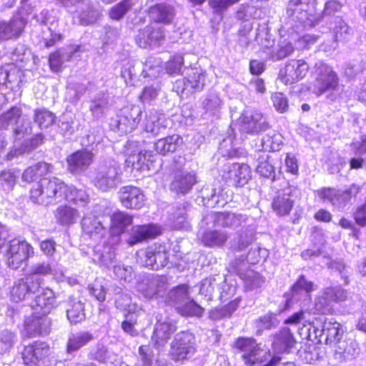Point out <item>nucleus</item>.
I'll return each instance as SVG.
<instances>
[{"instance_id": "f257e3e1", "label": "nucleus", "mask_w": 366, "mask_h": 366, "mask_svg": "<svg viewBox=\"0 0 366 366\" xmlns=\"http://www.w3.org/2000/svg\"><path fill=\"white\" fill-rule=\"evenodd\" d=\"M51 164L44 162H38L26 167L22 173V181L27 184H34L29 190V199L34 204L44 205L45 186L49 182H56L57 178H46V176L51 172Z\"/></svg>"}, {"instance_id": "f03ea898", "label": "nucleus", "mask_w": 366, "mask_h": 366, "mask_svg": "<svg viewBox=\"0 0 366 366\" xmlns=\"http://www.w3.org/2000/svg\"><path fill=\"white\" fill-rule=\"evenodd\" d=\"M44 206H48L59 201H66L74 205L85 206L89 202V195L81 189L74 185H69L60 179L56 182H49L45 186Z\"/></svg>"}, {"instance_id": "7ed1b4c3", "label": "nucleus", "mask_w": 366, "mask_h": 366, "mask_svg": "<svg viewBox=\"0 0 366 366\" xmlns=\"http://www.w3.org/2000/svg\"><path fill=\"white\" fill-rule=\"evenodd\" d=\"M34 255V247L26 239L17 238L9 240L3 252L5 264L12 270L26 266L29 259Z\"/></svg>"}, {"instance_id": "20e7f679", "label": "nucleus", "mask_w": 366, "mask_h": 366, "mask_svg": "<svg viewBox=\"0 0 366 366\" xmlns=\"http://www.w3.org/2000/svg\"><path fill=\"white\" fill-rule=\"evenodd\" d=\"M231 347L241 353V358L245 365L254 366L262 362L259 357L262 348L260 344L253 337L239 336L234 340Z\"/></svg>"}, {"instance_id": "39448f33", "label": "nucleus", "mask_w": 366, "mask_h": 366, "mask_svg": "<svg viewBox=\"0 0 366 366\" xmlns=\"http://www.w3.org/2000/svg\"><path fill=\"white\" fill-rule=\"evenodd\" d=\"M51 325L48 316L32 311L31 315L24 317L20 334L24 339L41 337L49 333Z\"/></svg>"}, {"instance_id": "423d86ee", "label": "nucleus", "mask_w": 366, "mask_h": 366, "mask_svg": "<svg viewBox=\"0 0 366 366\" xmlns=\"http://www.w3.org/2000/svg\"><path fill=\"white\" fill-rule=\"evenodd\" d=\"M169 249L165 244H155L147 247L139 256L138 261L144 267L159 270L169 263Z\"/></svg>"}, {"instance_id": "0eeeda50", "label": "nucleus", "mask_w": 366, "mask_h": 366, "mask_svg": "<svg viewBox=\"0 0 366 366\" xmlns=\"http://www.w3.org/2000/svg\"><path fill=\"white\" fill-rule=\"evenodd\" d=\"M49 353L50 346L48 342L37 340L23 346L21 357L26 366H39L49 357Z\"/></svg>"}, {"instance_id": "6e6552de", "label": "nucleus", "mask_w": 366, "mask_h": 366, "mask_svg": "<svg viewBox=\"0 0 366 366\" xmlns=\"http://www.w3.org/2000/svg\"><path fill=\"white\" fill-rule=\"evenodd\" d=\"M309 66L303 59H292L287 61L278 73V79L284 85H292L304 79Z\"/></svg>"}, {"instance_id": "1a4fd4ad", "label": "nucleus", "mask_w": 366, "mask_h": 366, "mask_svg": "<svg viewBox=\"0 0 366 366\" xmlns=\"http://www.w3.org/2000/svg\"><path fill=\"white\" fill-rule=\"evenodd\" d=\"M117 195L119 202L126 209L137 210L142 209L145 204V195L137 186H122L119 188Z\"/></svg>"}, {"instance_id": "9d476101", "label": "nucleus", "mask_w": 366, "mask_h": 366, "mask_svg": "<svg viewBox=\"0 0 366 366\" xmlns=\"http://www.w3.org/2000/svg\"><path fill=\"white\" fill-rule=\"evenodd\" d=\"M162 234L161 226L154 223L137 224L132 227L127 239L129 246L146 242L159 237Z\"/></svg>"}, {"instance_id": "9b49d317", "label": "nucleus", "mask_w": 366, "mask_h": 366, "mask_svg": "<svg viewBox=\"0 0 366 366\" xmlns=\"http://www.w3.org/2000/svg\"><path fill=\"white\" fill-rule=\"evenodd\" d=\"M42 284L43 280L39 277L19 279L10 290L11 300L16 303L24 300L29 295L38 291Z\"/></svg>"}, {"instance_id": "f8f14e48", "label": "nucleus", "mask_w": 366, "mask_h": 366, "mask_svg": "<svg viewBox=\"0 0 366 366\" xmlns=\"http://www.w3.org/2000/svg\"><path fill=\"white\" fill-rule=\"evenodd\" d=\"M295 189L288 186L282 190H279L272 198L271 207L278 217L289 215L294 207Z\"/></svg>"}, {"instance_id": "ddd939ff", "label": "nucleus", "mask_w": 366, "mask_h": 366, "mask_svg": "<svg viewBox=\"0 0 366 366\" xmlns=\"http://www.w3.org/2000/svg\"><path fill=\"white\" fill-rule=\"evenodd\" d=\"M165 38V32L162 26L149 24L139 31L135 41L139 47L146 49L152 46H160Z\"/></svg>"}, {"instance_id": "4468645a", "label": "nucleus", "mask_w": 366, "mask_h": 366, "mask_svg": "<svg viewBox=\"0 0 366 366\" xmlns=\"http://www.w3.org/2000/svg\"><path fill=\"white\" fill-rule=\"evenodd\" d=\"M94 153L86 149L76 150L66 158L67 169L71 174H76L88 169L94 160Z\"/></svg>"}, {"instance_id": "2eb2a0df", "label": "nucleus", "mask_w": 366, "mask_h": 366, "mask_svg": "<svg viewBox=\"0 0 366 366\" xmlns=\"http://www.w3.org/2000/svg\"><path fill=\"white\" fill-rule=\"evenodd\" d=\"M56 296L54 292L46 287L42 289L40 293L37 294L31 303L32 311L36 313L48 315L57 306Z\"/></svg>"}, {"instance_id": "dca6fc26", "label": "nucleus", "mask_w": 366, "mask_h": 366, "mask_svg": "<svg viewBox=\"0 0 366 366\" xmlns=\"http://www.w3.org/2000/svg\"><path fill=\"white\" fill-rule=\"evenodd\" d=\"M177 330L176 321L170 320L168 318L159 319L155 323L152 334V340L157 347L164 346Z\"/></svg>"}, {"instance_id": "f3484780", "label": "nucleus", "mask_w": 366, "mask_h": 366, "mask_svg": "<svg viewBox=\"0 0 366 366\" xmlns=\"http://www.w3.org/2000/svg\"><path fill=\"white\" fill-rule=\"evenodd\" d=\"M155 157L152 151L142 150L130 154L126 159L127 167L137 172H146L152 169L155 165Z\"/></svg>"}, {"instance_id": "a211bd4d", "label": "nucleus", "mask_w": 366, "mask_h": 366, "mask_svg": "<svg viewBox=\"0 0 366 366\" xmlns=\"http://www.w3.org/2000/svg\"><path fill=\"white\" fill-rule=\"evenodd\" d=\"M251 178V168L247 164H232L227 169L224 170L222 179L233 182L235 187L246 184Z\"/></svg>"}, {"instance_id": "6ab92c4d", "label": "nucleus", "mask_w": 366, "mask_h": 366, "mask_svg": "<svg viewBox=\"0 0 366 366\" xmlns=\"http://www.w3.org/2000/svg\"><path fill=\"white\" fill-rule=\"evenodd\" d=\"M316 4V0H290L287 14L298 21H305L312 16Z\"/></svg>"}, {"instance_id": "aec40b11", "label": "nucleus", "mask_w": 366, "mask_h": 366, "mask_svg": "<svg viewBox=\"0 0 366 366\" xmlns=\"http://www.w3.org/2000/svg\"><path fill=\"white\" fill-rule=\"evenodd\" d=\"M228 239L229 234L217 229H206L197 238L200 244L209 248H222Z\"/></svg>"}, {"instance_id": "412c9836", "label": "nucleus", "mask_w": 366, "mask_h": 366, "mask_svg": "<svg viewBox=\"0 0 366 366\" xmlns=\"http://www.w3.org/2000/svg\"><path fill=\"white\" fill-rule=\"evenodd\" d=\"M147 13L152 22L162 24H170L174 16L173 6L163 2L149 6Z\"/></svg>"}, {"instance_id": "4be33fe9", "label": "nucleus", "mask_w": 366, "mask_h": 366, "mask_svg": "<svg viewBox=\"0 0 366 366\" xmlns=\"http://www.w3.org/2000/svg\"><path fill=\"white\" fill-rule=\"evenodd\" d=\"M344 335L343 328L335 318H325L322 324V336H325L326 345H337Z\"/></svg>"}, {"instance_id": "5701e85b", "label": "nucleus", "mask_w": 366, "mask_h": 366, "mask_svg": "<svg viewBox=\"0 0 366 366\" xmlns=\"http://www.w3.org/2000/svg\"><path fill=\"white\" fill-rule=\"evenodd\" d=\"M26 21L21 17L11 19L9 21H0V40L16 39L24 32Z\"/></svg>"}, {"instance_id": "b1692460", "label": "nucleus", "mask_w": 366, "mask_h": 366, "mask_svg": "<svg viewBox=\"0 0 366 366\" xmlns=\"http://www.w3.org/2000/svg\"><path fill=\"white\" fill-rule=\"evenodd\" d=\"M134 216L121 210H117L110 215L109 231L112 237H120L132 225Z\"/></svg>"}, {"instance_id": "393cba45", "label": "nucleus", "mask_w": 366, "mask_h": 366, "mask_svg": "<svg viewBox=\"0 0 366 366\" xmlns=\"http://www.w3.org/2000/svg\"><path fill=\"white\" fill-rule=\"evenodd\" d=\"M273 339L272 347L282 353L290 352L297 343L294 334L287 327L281 328L274 334Z\"/></svg>"}, {"instance_id": "a878e982", "label": "nucleus", "mask_w": 366, "mask_h": 366, "mask_svg": "<svg viewBox=\"0 0 366 366\" xmlns=\"http://www.w3.org/2000/svg\"><path fill=\"white\" fill-rule=\"evenodd\" d=\"M197 183L195 172H179L174 175L171 187L177 193L185 194L189 192Z\"/></svg>"}, {"instance_id": "bb28decb", "label": "nucleus", "mask_w": 366, "mask_h": 366, "mask_svg": "<svg viewBox=\"0 0 366 366\" xmlns=\"http://www.w3.org/2000/svg\"><path fill=\"white\" fill-rule=\"evenodd\" d=\"M182 144V137L178 134H172L157 139L154 148L157 154L165 156L176 152Z\"/></svg>"}, {"instance_id": "cd10ccee", "label": "nucleus", "mask_w": 366, "mask_h": 366, "mask_svg": "<svg viewBox=\"0 0 366 366\" xmlns=\"http://www.w3.org/2000/svg\"><path fill=\"white\" fill-rule=\"evenodd\" d=\"M79 214L77 209L67 204L59 206L54 212L57 223L61 226L67 227L76 222Z\"/></svg>"}, {"instance_id": "c85d7f7f", "label": "nucleus", "mask_w": 366, "mask_h": 366, "mask_svg": "<svg viewBox=\"0 0 366 366\" xmlns=\"http://www.w3.org/2000/svg\"><path fill=\"white\" fill-rule=\"evenodd\" d=\"M93 339L92 333L89 331L72 334L68 339L66 351L69 354L76 352L86 345Z\"/></svg>"}, {"instance_id": "c756f323", "label": "nucleus", "mask_w": 366, "mask_h": 366, "mask_svg": "<svg viewBox=\"0 0 366 366\" xmlns=\"http://www.w3.org/2000/svg\"><path fill=\"white\" fill-rule=\"evenodd\" d=\"M84 234L89 238H97L103 236L105 227L96 217H84L81 221Z\"/></svg>"}, {"instance_id": "7c9ffc66", "label": "nucleus", "mask_w": 366, "mask_h": 366, "mask_svg": "<svg viewBox=\"0 0 366 366\" xmlns=\"http://www.w3.org/2000/svg\"><path fill=\"white\" fill-rule=\"evenodd\" d=\"M240 301L241 299L239 297L236 298L229 301L227 305L222 307L212 309L209 311V317L212 320L231 317L233 312L238 308Z\"/></svg>"}, {"instance_id": "2f4dec72", "label": "nucleus", "mask_w": 366, "mask_h": 366, "mask_svg": "<svg viewBox=\"0 0 366 366\" xmlns=\"http://www.w3.org/2000/svg\"><path fill=\"white\" fill-rule=\"evenodd\" d=\"M177 312L183 317H202L204 313V309L197 304L194 300H189L182 305H176Z\"/></svg>"}, {"instance_id": "473e14b6", "label": "nucleus", "mask_w": 366, "mask_h": 366, "mask_svg": "<svg viewBox=\"0 0 366 366\" xmlns=\"http://www.w3.org/2000/svg\"><path fill=\"white\" fill-rule=\"evenodd\" d=\"M295 51L292 44L286 40L280 41L276 46H274L269 54V59L274 61L282 60Z\"/></svg>"}, {"instance_id": "72a5a7b5", "label": "nucleus", "mask_w": 366, "mask_h": 366, "mask_svg": "<svg viewBox=\"0 0 366 366\" xmlns=\"http://www.w3.org/2000/svg\"><path fill=\"white\" fill-rule=\"evenodd\" d=\"M257 172L262 177L271 178L274 177L275 169L272 165L268 154L262 153L259 155Z\"/></svg>"}, {"instance_id": "f704fd0d", "label": "nucleus", "mask_w": 366, "mask_h": 366, "mask_svg": "<svg viewBox=\"0 0 366 366\" xmlns=\"http://www.w3.org/2000/svg\"><path fill=\"white\" fill-rule=\"evenodd\" d=\"M339 84L337 74L329 67L322 69V93L336 89Z\"/></svg>"}, {"instance_id": "c9c22d12", "label": "nucleus", "mask_w": 366, "mask_h": 366, "mask_svg": "<svg viewBox=\"0 0 366 366\" xmlns=\"http://www.w3.org/2000/svg\"><path fill=\"white\" fill-rule=\"evenodd\" d=\"M139 312L137 311L128 310L124 315V320L122 322L121 327L122 330L131 335L132 337L137 336L138 331L135 326L138 324Z\"/></svg>"}, {"instance_id": "e433bc0d", "label": "nucleus", "mask_w": 366, "mask_h": 366, "mask_svg": "<svg viewBox=\"0 0 366 366\" xmlns=\"http://www.w3.org/2000/svg\"><path fill=\"white\" fill-rule=\"evenodd\" d=\"M314 290L315 285L312 282L307 280L304 274L300 275L290 288L292 296L299 295L303 292L309 295Z\"/></svg>"}, {"instance_id": "4c0bfd02", "label": "nucleus", "mask_w": 366, "mask_h": 366, "mask_svg": "<svg viewBox=\"0 0 366 366\" xmlns=\"http://www.w3.org/2000/svg\"><path fill=\"white\" fill-rule=\"evenodd\" d=\"M34 122L41 128H48L55 122V115L45 108H39L34 110Z\"/></svg>"}, {"instance_id": "58836bf2", "label": "nucleus", "mask_w": 366, "mask_h": 366, "mask_svg": "<svg viewBox=\"0 0 366 366\" xmlns=\"http://www.w3.org/2000/svg\"><path fill=\"white\" fill-rule=\"evenodd\" d=\"M67 318L71 324H77L85 318L84 306L80 301L72 302L66 310Z\"/></svg>"}, {"instance_id": "ea45409f", "label": "nucleus", "mask_w": 366, "mask_h": 366, "mask_svg": "<svg viewBox=\"0 0 366 366\" xmlns=\"http://www.w3.org/2000/svg\"><path fill=\"white\" fill-rule=\"evenodd\" d=\"M132 0H122L109 9V17L112 20L119 21L132 9Z\"/></svg>"}, {"instance_id": "a19ab883", "label": "nucleus", "mask_w": 366, "mask_h": 366, "mask_svg": "<svg viewBox=\"0 0 366 366\" xmlns=\"http://www.w3.org/2000/svg\"><path fill=\"white\" fill-rule=\"evenodd\" d=\"M325 304L330 305L332 303L342 302L346 300L344 290L340 287H329L324 292Z\"/></svg>"}, {"instance_id": "79ce46f5", "label": "nucleus", "mask_w": 366, "mask_h": 366, "mask_svg": "<svg viewBox=\"0 0 366 366\" xmlns=\"http://www.w3.org/2000/svg\"><path fill=\"white\" fill-rule=\"evenodd\" d=\"M261 113H254L248 118H245L243 121L244 129L248 134H254L259 132L261 129V124L259 123L262 118Z\"/></svg>"}, {"instance_id": "37998d69", "label": "nucleus", "mask_w": 366, "mask_h": 366, "mask_svg": "<svg viewBox=\"0 0 366 366\" xmlns=\"http://www.w3.org/2000/svg\"><path fill=\"white\" fill-rule=\"evenodd\" d=\"M238 217L235 214L230 212H216L214 215V223L222 227H232Z\"/></svg>"}, {"instance_id": "c03bdc74", "label": "nucleus", "mask_w": 366, "mask_h": 366, "mask_svg": "<svg viewBox=\"0 0 366 366\" xmlns=\"http://www.w3.org/2000/svg\"><path fill=\"white\" fill-rule=\"evenodd\" d=\"M271 100L274 109L281 114L289 110V101L287 97L282 92H276L272 94Z\"/></svg>"}, {"instance_id": "a18cd8bd", "label": "nucleus", "mask_w": 366, "mask_h": 366, "mask_svg": "<svg viewBox=\"0 0 366 366\" xmlns=\"http://www.w3.org/2000/svg\"><path fill=\"white\" fill-rule=\"evenodd\" d=\"M94 184L99 189L106 192L114 186V179L108 172H99L94 179Z\"/></svg>"}, {"instance_id": "49530a36", "label": "nucleus", "mask_w": 366, "mask_h": 366, "mask_svg": "<svg viewBox=\"0 0 366 366\" xmlns=\"http://www.w3.org/2000/svg\"><path fill=\"white\" fill-rule=\"evenodd\" d=\"M172 297L174 304L177 305L182 301L189 299V287L187 284H180L172 290Z\"/></svg>"}, {"instance_id": "de8ad7c7", "label": "nucleus", "mask_w": 366, "mask_h": 366, "mask_svg": "<svg viewBox=\"0 0 366 366\" xmlns=\"http://www.w3.org/2000/svg\"><path fill=\"white\" fill-rule=\"evenodd\" d=\"M53 269L50 263L43 262L34 264L31 267L30 273L26 277H34V276H47L52 274Z\"/></svg>"}, {"instance_id": "09e8293b", "label": "nucleus", "mask_w": 366, "mask_h": 366, "mask_svg": "<svg viewBox=\"0 0 366 366\" xmlns=\"http://www.w3.org/2000/svg\"><path fill=\"white\" fill-rule=\"evenodd\" d=\"M88 290L89 294L98 301L102 302L105 300L107 290L101 281L96 280L89 285Z\"/></svg>"}, {"instance_id": "8fccbe9b", "label": "nucleus", "mask_w": 366, "mask_h": 366, "mask_svg": "<svg viewBox=\"0 0 366 366\" xmlns=\"http://www.w3.org/2000/svg\"><path fill=\"white\" fill-rule=\"evenodd\" d=\"M184 65V58L180 54L174 55L167 61L166 70L170 75L178 74Z\"/></svg>"}, {"instance_id": "3c124183", "label": "nucleus", "mask_w": 366, "mask_h": 366, "mask_svg": "<svg viewBox=\"0 0 366 366\" xmlns=\"http://www.w3.org/2000/svg\"><path fill=\"white\" fill-rule=\"evenodd\" d=\"M362 187L358 184L353 183L348 188L340 191L342 204H346L351 201L352 198H356L361 192Z\"/></svg>"}, {"instance_id": "603ef678", "label": "nucleus", "mask_w": 366, "mask_h": 366, "mask_svg": "<svg viewBox=\"0 0 366 366\" xmlns=\"http://www.w3.org/2000/svg\"><path fill=\"white\" fill-rule=\"evenodd\" d=\"M48 61L50 69L55 73L59 72L62 70L63 61L61 54L59 49L50 53L48 57Z\"/></svg>"}, {"instance_id": "864d4df0", "label": "nucleus", "mask_w": 366, "mask_h": 366, "mask_svg": "<svg viewBox=\"0 0 366 366\" xmlns=\"http://www.w3.org/2000/svg\"><path fill=\"white\" fill-rule=\"evenodd\" d=\"M322 199L324 201H327L332 204H342L340 191L336 190L333 188L325 187L322 189Z\"/></svg>"}, {"instance_id": "5fc2aeb1", "label": "nucleus", "mask_w": 366, "mask_h": 366, "mask_svg": "<svg viewBox=\"0 0 366 366\" xmlns=\"http://www.w3.org/2000/svg\"><path fill=\"white\" fill-rule=\"evenodd\" d=\"M136 124V118L132 117L130 112H129L124 113L119 117V119L117 121L114 128L117 129H120L121 126L124 125L125 129H134Z\"/></svg>"}, {"instance_id": "6e6d98bb", "label": "nucleus", "mask_w": 366, "mask_h": 366, "mask_svg": "<svg viewBox=\"0 0 366 366\" xmlns=\"http://www.w3.org/2000/svg\"><path fill=\"white\" fill-rule=\"evenodd\" d=\"M138 350L143 366H151L154 355L150 345H142L139 347Z\"/></svg>"}, {"instance_id": "4d7b16f0", "label": "nucleus", "mask_w": 366, "mask_h": 366, "mask_svg": "<svg viewBox=\"0 0 366 366\" xmlns=\"http://www.w3.org/2000/svg\"><path fill=\"white\" fill-rule=\"evenodd\" d=\"M353 219L358 226L366 227V200L356 207L353 213Z\"/></svg>"}, {"instance_id": "13d9d810", "label": "nucleus", "mask_w": 366, "mask_h": 366, "mask_svg": "<svg viewBox=\"0 0 366 366\" xmlns=\"http://www.w3.org/2000/svg\"><path fill=\"white\" fill-rule=\"evenodd\" d=\"M285 166L287 167V172L291 173L293 175H298L299 174V164L295 154L292 153H287L285 159Z\"/></svg>"}, {"instance_id": "bf43d9fd", "label": "nucleus", "mask_w": 366, "mask_h": 366, "mask_svg": "<svg viewBox=\"0 0 366 366\" xmlns=\"http://www.w3.org/2000/svg\"><path fill=\"white\" fill-rule=\"evenodd\" d=\"M189 353V349L184 345H180L178 347L174 345L172 347L171 356L172 359L174 362H178L180 360H184L187 357V355Z\"/></svg>"}, {"instance_id": "052dcab7", "label": "nucleus", "mask_w": 366, "mask_h": 366, "mask_svg": "<svg viewBox=\"0 0 366 366\" xmlns=\"http://www.w3.org/2000/svg\"><path fill=\"white\" fill-rule=\"evenodd\" d=\"M41 251L48 257H52L56 252V242L52 239L41 241L39 244Z\"/></svg>"}, {"instance_id": "680f3d73", "label": "nucleus", "mask_w": 366, "mask_h": 366, "mask_svg": "<svg viewBox=\"0 0 366 366\" xmlns=\"http://www.w3.org/2000/svg\"><path fill=\"white\" fill-rule=\"evenodd\" d=\"M157 94V90L153 86H145L139 95V100L142 102H150L155 99Z\"/></svg>"}, {"instance_id": "e2e57ef3", "label": "nucleus", "mask_w": 366, "mask_h": 366, "mask_svg": "<svg viewBox=\"0 0 366 366\" xmlns=\"http://www.w3.org/2000/svg\"><path fill=\"white\" fill-rule=\"evenodd\" d=\"M49 29L50 31V37L44 38L42 40L44 46L46 49H49L55 46L58 42L61 41L63 39L62 34L54 32L51 29Z\"/></svg>"}, {"instance_id": "0e129e2a", "label": "nucleus", "mask_w": 366, "mask_h": 366, "mask_svg": "<svg viewBox=\"0 0 366 366\" xmlns=\"http://www.w3.org/2000/svg\"><path fill=\"white\" fill-rule=\"evenodd\" d=\"M249 70L251 74L259 76L264 71L265 64L262 61L252 59L249 61Z\"/></svg>"}, {"instance_id": "69168bd1", "label": "nucleus", "mask_w": 366, "mask_h": 366, "mask_svg": "<svg viewBox=\"0 0 366 366\" xmlns=\"http://www.w3.org/2000/svg\"><path fill=\"white\" fill-rule=\"evenodd\" d=\"M256 322L259 324L262 328L266 330H269L276 326L274 322V317L272 314H267L259 317L256 320Z\"/></svg>"}, {"instance_id": "338daca9", "label": "nucleus", "mask_w": 366, "mask_h": 366, "mask_svg": "<svg viewBox=\"0 0 366 366\" xmlns=\"http://www.w3.org/2000/svg\"><path fill=\"white\" fill-rule=\"evenodd\" d=\"M341 8L342 4L339 1L331 0L325 3L323 12L325 14L332 15L334 14L335 12L340 11Z\"/></svg>"}, {"instance_id": "774afa93", "label": "nucleus", "mask_w": 366, "mask_h": 366, "mask_svg": "<svg viewBox=\"0 0 366 366\" xmlns=\"http://www.w3.org/2000/svg\"><path fill=\"white\" fill-rule=\"evenodd\" d=\"M21 114V109L16 107H12L6 112L2 114L5 119L9 123L11 121H17Z\"/></svg>"}]
</instances>
